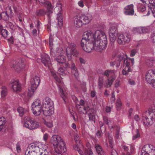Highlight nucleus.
Listing matches in <instances>:
<instances>
[{
	"instance_id": "obj_36",
	"label": "nucleus",
	"mask_w": 155,
	"mask_h": 155,
	"mask_svg": "<svg viewBox=\"0 0 155 155\" xmlns=\"http://www.w3.org/2000/svg\"><path fill=\"white\" fill-rule=\"evenodd\" d=\"M124 58V56L123 55L119 54L118 55V59L117 61L118 63H117V64L116 65L117 67H118L119 66L120 62L123 60Z\"/></svg>"
},
{
	"instance_id": "obj_18",
	"label": "nucleus",
	"mask_w": 155,
	"mask_h": 155,
	"mask_svg": "<svg viewBox=\"0 0 155 155\" xmlns=\"http://www.w3.org/2000/svg\"><path fill=\"white\" fill-rule=\"evenodd\" d=\"M41 61L45 66H48L50 63V58L49 56L46 54H44L41 56Z\"/></svg>"
},
{
	"instance_id": "obj_16",
	"label": "nucleus",
	"mask_w": 155,
	"mask_h": 155,
	"mask_svg": "<svg viewBox=\"0 0 155 155\" xmlns=\"http://www.w3.org/2000/svg\"><path fill=\"white\" fill-rule=\"evenodd\" d=\"M124 9V14L126 15H133L134 14V5L132 4L126 6Z\"/></svg>"
},
{
	"instance_id": "obj_54",
	"label": "nucleus",
	"mask_w": 155,
	"mask_h": 155,
	"mask_svg": "<svg viewBox=\"0 0 155 155\" xmlns=\"http://www.w3.org/2000/svg\"><path fill=\"white\" fill-rule=\"evenodd\" d=\"M113 141L112 139H109V144L110 147L112 148L113 147Z\"/></svg>"
},
{
	"instance_id": "obj_9",
	"label": "nucleus",
	"mask_w": 155,
	"mask_h": 155,
	"mask_svg": "<svg viewBox=\"0 0 155 155\" xmlns=\"http://www.w3.org/2000/svg\"><path fill=\"white\" fill-rule=\"evenodd\" d=\"M54 106H45L42 107L41 109V112H43V114L45 116H50L54 112Z\"/></svg>"
},
{
	"instance_id": "obj_13",
	"label": "nucleus",
	"mask_w": 155,
	"mask_h": 155,
	"mask_svg": "<svg viewBox=\"0 0 155 155\" xmlns=\"http://www.w3.org/2000/svg\"><path fill=\"white\" fill-rule=\"evenodd\" d=\"M66 52L68 59L69 61L71 59L72 54L76 57L78 56V52L76 48L72 50L71 48H66Z\"/></svg>"
},
{
	"instance_id": "obj_42",
	"label": "nucleus",
	"mask_w": 155,
	"mask_h": 155,
	"mask_svg": "<svg viewBox=\"0 0 155 155\" xmlns=\"http://www.w3.org/2000/svg\"><path fill=\"white\" fill-rule=\"evenodd\" d=\"M85 155H93L91 149H86L84 152Z\"/></svg>"
},
{
	"instance_id": "obj_61",
	"label": "nucleus",
	"mask_w": 155,
	"mask_h": 155,
	"mask_svg": "<svg viewBox=\"0 0 155 155\" xmlns=\"http://www.w3.org/2000/svg\"><path fill=\"white\" fill-rule=\"evenodd\" d=\"M12 7L14 9V12L16 13H17L18 12V11L16 6L15 5H13Z\"/></svg>"
},
{
	"instance_id": "obj_17",
	"label": "nucleus",
	"mask_w": 155,
	"mask_h": 155,
	"mask_svg": "<svg viewBox=\"0 0 155 155\" xmlns=\"http://www.w3.org/2000/svg\"><path fill=\"white\" fill-rule=\"evenodd\" d=\"M134 59L127 58L125 59H124V64H125L126 65L125 69L127 70L128 72L131 71V69L130 68V62H131L132 65H133L134 64Z\"/></svg>"
},
{
	"instance_id": "obj_59",
	"label": "nucleus",
	"mask_w": 155,
	"mask_h": 155,
	"mask_svg": "<svg viewBox=\"0 0 155 155\" xmlns=\"http://www.w3.org/2000/svg\"><path fill=\"white\" fill-rule=\"evenodd\" d=\"M142 33H145L148 31V29L144 27H141Z\"/></svg>"
},
{
	"instance_id": "obj_43",
	"label": "nucleus",
	"mask_w": 155,
	"mask_h": 155,
	"mask_svg": "<svg viewBox=\"0 0 155 155\" xmlns=\"http://www.w3.org/2000/svg\"><path fill=\"white\" fill-rule=\"evenodd\" d=\"M136 132L137 134L133 136V140H134L136 139L139 137L140 136V133L139 132V130L138 129H137L136 130Z\"/></svg>"
},
{
	"instance_id": "obj_51",
	"label": "nucleus",
	"mask_w": 155,
	"mask_h": 155,
	"mask_svg": "<svg viewBox=\"0 0 155 155\" xmlns=\"http://www.w3.org/2000/svg\"><path fill=\"white\" fill-rule=\"evenodd\" d=\"M7 94V92L5 90H3L1 92V95L2 97H5Z\"/></svg>"
},
{
	"instance_id": "obj_63",
	"label": "nucleus",
	"mask_w": 155,
	"mask_h": 155,
	"mask_svg": "<svg viewBox=\"0 0 155 155\" xmlns=\"http://www.w3.org/2000/svg\"><path fill=\"white\" fill-rule=\"evenodd\" d=\"M111 109L110 107L107 106L106 107V111L107 113H109L111 111Z\"/></svg>"
},
{
	"instance_id": "obj_23",
	"label": "nucleus",
	"mask_w": 155,
	"mask_h": 155,
	"mask_svg": "<svg viewBox=\"0 0 155 155\" xmlns=\"http://www.w3.org/2000/svg\"><path fill=\"white\" fill-rule=\"evenodd\" d=\"M2 25H0V33L5 38L7 37L8 31L6 29H3Z\"/></svg>"
},
{
	"instance_id": "obj_8",
	"label": "nucleus",
	"mask_w": 155,
	"mask_h": 155,
	"mask_svg": "<svg viewBox=\"0 0 155 155\" xmlns=\"http://www.w3.org/2000/svg\"><path fill=\"white\" fill-rule=\"evenodd\" d=\"M118 37L117 41L120 44H124L125 43H128L130 41V36L128 34H127L125 35L123 34H120Z\"/></svg>"
},
{
	"instance_id": "obj_32",
	"label": "nucleus",
	"mask_w": 155,
	"mask_h": 155,
	"mask_svg": "<svg viewBox=\"0 0 155 155\" xmlns=\"http://www.w3.org/2000/svg\"><path fill=\"white\" fill-rule=\"evenodd\" d=\"M59 92L61 97L62 98L63 100L64 101L65 103V95L64 93L63 89L60 86L59 87Z\"/></svg>"
},
{
	"instance_id": "obj_41",
	"label": "nucleus",
	"mask_w": 155,
	"mask_h": 155,
	"mask_svg": "<svg viewBox=\"0 0 155 155\" xmlns=\"http://www.w3.org/2000/svg\"><path fill=\"white\" fill-rule=\"evenodd\" d=\"M104 81L103 78L99 77L98 80V86L100 88H101L103 86Z\"/></svg>"
},
{
	"instance_id": "obj_48",
	"label": "nucleus",
	"mask_w": 155,
	"mask_h": 155,
	"mask_svg": "<svg viewBox=\"0 0 155 155\" xmlns=\"http://www.w3.org/2000/svg\"><path fill=\"white\" fill-rule=\"evenodd\" d=\"M147 110H149V111L154 112L155 114V106L153 105L150 107Z\"/></svg>"
},
{
	"instance_id": "obj_55",
	"label": "nucleus",
	"mask_w": 155,
	"mask_h": 155,
	"mask_svg": "<svg viewBox=\"0 0 155 155\" xmlns=\"http://www.w3.org/2000/svg\"><path fill=\"white\" fill-rule=\"evenodd\" d=\"M13 39V37L12 36L8 39V41L10 43L13 44L14 42Z\"/></svg>"
},
{
	"instance_id": "obj_19",
	"label": "nucleus",
	"mask_w": 155,
	"mask_h": 155,
	"mask_svg": "<svg viewBox=\"0 0 155 155\" xmlns=\"http://www.w3.org/2000/svg\"><path fill=\"white\" fill-rule=\"evenodd\" d=\"M81 16H76L73 18L74 25L77 27H80L83 24Z\"/></svg>"
},
{
	"instance_id": "obj_49",
	"label": "nucleus",
	"mask_w": 155,
	"mask_h": 155,
	"mask_svg": "<svg viewBox=\"0 0 155 155\" xmlns=\"http://www.w3.org/2000/svg\"><path fill=\"white\" fill-rule=\"evenodd\" d=\"M102 132L101 130H98L97 131V132L96 133V135L98 137L100 138L102 137Z\"/></svg>"
},
{
	"instance_id": "obj_50",
	"label": "nucleus",
	"mask_w": 155,
	"mask_h": 155,
	"mask_svg": "<svg viewBox=\"0 0 155 155\" xmlns=\"http://www.w3.org/2000/svg\"><path fill=\"white\" fill-rule=\"evenodd\" d=\"M136 53V50L135 49H133L131 51L130 56L131 57L134 56Z\"/></svg>"
},
{
	"instance_id": "obj_44",
	"label": "nucleus",
	"mask_w": 155,
	"mask_h": 155,
	"mask_svg": "<svg viewBox=\"0 0 155 155\" xmlns=\"http://www.w3.org/2000/svg\"><path fill=\"white\" fill-rule=\"evenodd\" d=\"M62 64L63 67L65 69H67L70 68V65L68 63H67L64 62Z\"/></svg>"
},
{
	"instance_id": "obj_4",
	"label": "nucleus",
	"mask_w": 155,
	"mask_h": 155,
	"mask_svg": "<svg viewBox=\"0 0 155 155\" xmlns=\"http://www.w3.org/2000/svg\"><path fill=\"white\" fill-rule=\"evenodd\" d=\"M142 120L145 125L147 126L151 125L153 124V121L155 120V114L149 110H146L143 114Z\"/></svg>"
},
{
	"instance_id": "obj_1",
	"label": "nucleus",
	"mask_w": 155,
	"mask_h": 155,
	"mask_svg": "<svg viewBox=\"0 0 155 155\" xmlns=\"http://www.w3.org/2000/svg\"><path fill=\"white\" fill-rule=\"evenodd\" d=\"M93 33L91 31H85L83 35L81 41V47L85 51L89 53L93 49L98 51L96 48V42L93 38Z\"/></svg>"
},
{
	"instance_id": "obj_57",
	"label": "nucleus",
	"mask_w": 155,
	"mask_h": 155,
	"mask_svg": "<svg viewBox=\"0 0 155 155\" xmlns=\"http://www.w3.org/2000/svg\"><path fill=\"white\" fill-rule=\"evenodd\" d=\"M111 153V155H118L117 152L115 150H112Z\"/></svg>"
},
{
	"instance_id": "obj_28",
	"label": "nucleus",
	"mask_w": 155,
	"mask_h": 155,
	"mask_svg": "<svg viewBox=\"0 0 155 155\" xmlns=\"http://www.w3.org/2000/svg\"><path fill=\"white\" fill-rule=\"evenodd\" d=\"M109 34L117 35V28L116 27L112 26L109 30Z\"/></svg>"
},
{
	"instance_id": "obj_27",
	"label": "nucleus",
	"mask_w": 155,
	"mask_h": 155,
	"mask_svg": "<svg viewBox=\"0 0 155 155\" xmlns=\"http://www.w3.org/2000/svg\"><path fill=\"white\" fill-rule=\"evenodd\" d=\"M6 123L5 119L3 117H0V132L2 131L3 127H4Z\"/></svg>"
},
{
	"instance_id": "obj_34",
	"label": "nucleus",
	"mask_w": 155,
	"mask_h": 155,
	"mask_svg": "<svg viewBox=\"0 0 155 155\" xmlns=\"http://www.w3.org/2000/svg\"><path fill=\"white\" fill-rule=\"evenodd\" d=\"M116 106L117 107V110H119L121 109L122 103L120 99H118L117 100V102L116 103Z\"/></svg>"
},
{
	"instance_id": "obj_39",
	"label": "nucleus",
	"mask_w": 155,
	"mask_h": 155,
	"mask_svg": "<svg viewBox=\"0 0 155 155\" xmlns=\"http://www.w3.org/2000/svg\"><path fill=\"white\" fill-rule=\"evenodd\" d=\"M17 110L18 112L19 113L20 116H22L24 114V109L21 107H18Z\"/></svg>"
},
{
	"instance_id": "obj_45",
	"label": "nucleus",
	"mask_w": 155,
	"mask_h": 155,
	"mask_svg": "<svg viewBox=\"0 0 155 155\" xmlns=\"http://www.w3.org/2000/svg\"><path fill=\"white\" fill-rule=\"evenodd\" d=\"M45 124L49 128H51L53 126L52 123L50 122H46L45 121L44 122Z\"/></svg>"
},
{
	"instance_id": "obj_21",
	"label": "nucleus",
	"mask_w": 155,
	"mask_h": 155,
	"mask_svg": "<svg viewBox=\"0 0 155 155\" xmlns=\"http://www.w3.org/2000/svg\"><path fill=\"white\" fill-rule=\"evenodd\" d=\"M80 16H81V19L82 20L83 23L84 25L88 24L91 20V18H88V16L84 15H81Z\"/></svg>"
},
{
	"instance_id": "obj_2",
	"label": "nucleus",
	"mask_w": 155,
	"mask_h": 155,
	"mask_svg": "<svg viewBox=\"0 0 155 155\" xmlns=\"http://www.w3.org/2000/svg\"><path fill=\"white\" fill-rule=\"evenodd\" d=\"M93 38L96 42V49L98 50V52H101L105 49L107 45V40L106 36L104 32H101L98 34L95 32V34H93Z\"/></svg>"
},
{
	"instance_id": "obj_30",
	"label": "nucleus",
	"mask_w": 155,
	"mask_h": 155,
	"mask_svg": "<svg viewBox=\"0 0 155 155\" xmlns=\"http://www.w3.org/2000/svg\"><path fill=\"white\" fill-rule=\"evenodd\" d=\"M96 149L98 155H104V153L101 146L98 145L96 147Z\"/></svg>"
},
{
	"instance_id": "obj_11",
	"label": "nucleus",
	"mask_w": 155,
	"mask_h": 155,
	"mask_svg": "<svg viewBox=\"0 0 155 155\" xmlns=\"http://www.w3.org/2000/svg\"><path fill=\"white\" fill-rule=\"evenodd\" d=\"M61 5V4H59L57 6V8H58V9L60 10L59 12L57 14V19L58 21V24L59 27L62 26L63 23V12L62 11Z\"/></svg>"
},
{
	"instance_id": "obj_37",
	"label": "nucleus",
	"mask_w": 155,
	"mask_h": 155,
	"mask_svg": "<svg viewBox=\"0 0 155 155\" xmlns=\"http://www.w3.org/2000/svg\"><path fill=\"white\" fill-rule=\"evenodd\" d=\"M42 154V152H40V150H38L30 153H27L25 155H41Z\"/></svg>"
},
{
	"instance_id": "obj_60",
	"label": "nucleus",
	"mask_w": 155,
	"mask_h": 155,
	"mask_svg": "<svg viewBox=\"0 0 155 155\" xmlns=\"http://www.w3.org/2000/svg\"><path fill=\"white\" fill-rule=\"evenodd\" d=\"M76 45L74 43H71L70 45V47L69 48H71V49H74L76 48Z\"/></svg>"
},
{
	"instance_id": "obj_24",
	"label": "nucleus",
	"mask_w": 155,
	"mask_h": 155,
	"mask_svg": "<svg viewBox=\"0 0 155 155\" xmlns=\"http://www.w3.org/2000/svg\"><path fill=\"white\" fill-rule=\"evenodd\" d=\"M76 107L78 108V111L80 114H84V112H83V110L86 111V113H87V110H88L89 109V107L88 106L86 107H82L80 106V105L78 104L76 105Z\"/></svg>"
},
{
	"instance_id": "obj_12",
	"label": "nucleus",
	"mask_w": 155,
	"mask_h": 155,
	"mask_svg": "<svg viewBox=\"0 0 155 155\" xmlns=\"http://www.w3.org/2000/svg\"><path fill=\"white\" fill-rule=\"evenodd\" d=\"M24 126L30 130H32L38 128L39 124L36 121L30 120L25 121L24 123Z\"/></svg>"
},
{
	"instance_id": "obj_46",
	"label": "nucleus",
	"mask_w": 155,
	"mask_h": 155,
	"mask_svg": "<svg viewBox=\"0 0 155 155\" xmlns=\"http://www.w3.org/2000/svg\"><path fill=\"white\" fill-rule=\"evenodd\" d=\"M53 38L52 35L50 33L49 39V44L50 46L53 45Z\"/></svg>"
},
{
	"instance_id": "obj_53",
	"label": "nucleus",
	"mask_w": 155,
	"mask_h": 155,
	"mask_svg": "<svg viewBox=\"0 0 155 155\" xmlns=\"http://www.w3.org/2000/svg\"><path fill=\"white\" fill-rule=\"evenodd\" d=\"M58 71L60 73V74H63L64 73V70L62 67H61L59 69Z\"/></svg>"
},
{
	"instance_id": "obj_22",
	"label": "nucleus",
	"mask_w": 155,
	"mask_h": 155,
	"mask_svg": "<svg viewBox=\"0 0 155 155\" xmlns=\"http://www.w3.org/2000/svg\"><path fill=\"white\" fill-rule=\"evenodd\" d=\"M66 57L63 55H60L57 56L55 58V60L58 62L62 64L64 62H65Z\"/></svg>"
},
{
	"instance_id": "obj_15",
	"label": "nucleus",
	"mask_w": 155,
	"mask_h": 155,
	"mask_svg": "<svg viewBox=\"0 0 155 155\" xmlns=\"http://www.w3.org/2000/svg\"><path fill=\"white\" fill-rule=\"evenodd\" d=\"M38 150H39V148L38 144L32 143L29 144L28 147L25 154H26Z\"/></svg>"
},
{
	"instance_id": "obj_40",
	"label": "nucleus",
	"mask_w": 155,
	"mask_h": 155,
	"mask_svg": "<svg viewBox=\"0 0 155 155\" xmlns=\"http://www.w3.org/2000/svg\"><path fill=\"white\" fill-rule=\"evenodd\" d=\"M137 10L139 12H143L146 10V7L143 5H140L138 7Z\"/></svg>"
},
{
	"instance_id": "obj_3",
	"label": "nucleus",
	"mask_w": 155,
	"mask_h": 155,
	"mask_svg": "<svg viewBox=\"0 0 155 155\" xmlns=\"http://www.w3.org/2000/svg\"><path fill=\"white\" fill-rule=\"evenodd\" d=\"M51 142L55 147H56L58 153L54 155H62L61 153H64L66 151L65 143L61 137L58 135H53L51 139Z\"/></svg>"
},
{
	"instance_id": "obj_20",
	"label": "nucleus",
	"mask_w": 155,
	"mask_h": 155,
	"mask_svg": "<svg viewBox=\"0 0 155 155\" xmlns=\"http://www.w3.org/2000/svg\"><path fill=\"white\" fill-rule=\"evenodd\" d=\"M88 111H89V113L88 114L89 116V120H92L95 122V110L93 108H89Z\"/></svg>"
},
{
	"instance_id": "obj_47",
	"label": "nucleus",
	"mask_w": 155,
	"mask_h": 155,
	"mask_svg": "<svg viewBox=\"0 0 155 155\" xmlns=\"http://www.w3.org/2000/svg\"><path fill=\"white\" fill-rule=\"evenodd\" d=\"M72 72L74 74V75L76 78L78 79V78L79 76V74L78 72L77 71V70H73L72 71Z\"/></svg>"
},
{
	"instance_id": "obj_64",
	"label": "nucleus",
	"mask_w": 155,
	"mask_h": 155,
	"mask_svg": "<svg viewBox=\"0 0 155 155\" xmlns=\"http://www.w3.org/2000/svg\"><path fill=\"white\" fill-rule=\"evenodd\" d=\"M79 61L81 63L84 64L85 63V60L82 58H79Z\"/></svg>"
},
{
	"instance_id": "obj_62",
	"label": "nucleus",
	"mask_w": 155,
	"mask_h": 155,
	"mask_svg": "<svg viewBox=\"0 0 155 155\" xmlns=\"http://www.w3.org/2000/svg\"><path fill=\"white\" fill-rule=\"evenodd\" d=\"M128 72H129L127 71V70L125 69V68H124V69L122 71L123 74L124 75H127L128 74Z\"/></svg>"
},
{
	"instance_id": "obj_35",
	"label": "nucleus",
	"mask_w": 155,
	"mask_h": 155,
	"mask_svg": "<svg viewBox=\"0 0 155 155\" xmlns=\"http://www.w3.org/2000/svg\"><path fill=\"white\" fill-rule=\"evenodd\" d=\"M8 8L7 11V13L8 14L10 18H11L13 16L14 14L11 6H8Z\"/></svg>"
},
{
	"instance_id": "obj_14",
	"label": "nucleus",
	"mask_w": 155,
	"mask_h": 155,
	"mask_svg": "<svg viewBox=\"0 0 155 155\" xmlns=\"http://www.w3.org/2000/svg\"><path fill=\"white\" fill-rule=\"evenodd\" d=\"M9 85L14 92H18L21 90V86L19 83L18 81L12 80L9 84Z\"/></svg>"
},
{
	"instance_id": "obj_7",
	"label": "nucleus",
	"mask_w": 155,
	"mask_h": 155,
	"mask_svg": "<svg viewBox=\"0 0 155 155\" xmlns=\"http://www.w3.org/2000/svg\"><path fill=\"white\" fill-rule=\"evenodd\" d=\"M146 81L149 84L153 85L155 81L154 78L155 77V71L153 70H149L146 75Z\"/></svg>"
},
{
	"instance_id": "obj_31",
	"label": "nucleus",
	"mask_w": 155,
	"mask_h": 155,
	"mask_svg": "<svg viewBox=\"0 0 155 155\" xmlns=\"http://www.w3.org/2000/svg\"><path fill=\"white\" fill-rule=\"evenodd\" d=\"M2 19L5 21H7L8 20L9 18L10 17L8 15V14L7 13V11H3L2 14Z\"/></svg>"
},
{
	"instance_id": "obj_38",
	"label": "nucleus",
	"mask_w": 155,
	"mask_h": 155,
	"mask_svg": "<svg viewBox=\"0 0 155 155\" xmlns=\"http://www.w3.org/2000/svg\"><path fill=\"white\" fill-rule=\"evenodd\" d=\"M142 30L141 27L135 28L133 29V31L134 33H137L140 34L142 33Z\"/></svg>"
},
{
	"instance_id": "obj_33",
	"label": "nucleus",
	"mask_w": 155,
	"mask_h": 155,
	"mask_svg": "<svg viewBox=\"0 0 155 155\" xmlns=\"http://www.w3.org/2000/svg\"><path fill=\"white\" fill-rule=\"evenodd\" d=\"M110 38V40L111 41V46H113L114 42L115 41L116 39V35L109 34Z\"/></svg>"
},
{
	"instance_id": "obj_10",
	"label": "nucleus",
	"mask_w": 155,
	"mask_h": 155,
	"mask_svg": "<svg viewBox=\"0 0 155 155\" xmlns=\"http://www.w3.org/2000/svg\"><path fill=\"white\" fill-rule=\"evenodd\" d=\"M25 66L24 61L21 59L16 61L15 63H13V68L18 72L20 71L21 69L24 68Z\"/></svg>"
},
{
	"instance_id": "obj_25",
	"label": "nucleus",
	"mask_w": 155,
	"mask_h": 155,
	"mask_svg": "<svg viewBox=\"0 0 155 155\" xmlns=\"http://www.w3.org/2000/svg\"><path fill=\"white\" fill-rule=\"evenodd\" d=\"M46 13V11L43 9L37 10L36 12V15L38 16H44Z\"/></svg>"
},
{
	"instance_id": "obj_58",
	"label": "nucleus",
	"mask_w": 155,
	"mask_h": 155,
	"mask_svg": "<svg viewBox=\"0 0 155 155\" xmlns=\"http://www.w3.org/2000/svg\"><path fill=\"white\" fill-rule=\"evenodd\" d=\"M71 68L72 70V71L73 70H77V68L75 67V64L74 63H73L71 65Z\"/></svg>"
},
{
	"instance_id": "obj_29",
	"label": "nucleus",
	"mask_w": 155,
	"mask_h": 155,
	"mask_svg": "<svg viewBox=\"0 0 155 155\" xmlns=\"http://www.w3.org/2000/svg\"><path fill=\"white\" fill-rule=\"evenodd\" d=\"M146 63L147 66L151 68L153 66L154 60L153 58L147 59L146 61Z\"/></svg>"
},
{
	"instance_id": "obj_26",
	"label": "nucleus",
	"mask_w": 155,
	"mask_h": 155,
	"mask_svg": "<svg viewBox=\"0 0 155 155\" xmlns=\"http://www.w3.org/2000/svg\"><path fill=\"white\" fill-rule=\"evenodd\" d=\"M45 106H54V103L53 101L48 97H46L45 98Z\"/></svg>"
},
{
	"instance_id": "obj_52",
	"label": "nucleus",
	"mask_w": 155,
	"mask_h": 155,
	"mask_svg": "<svg viewBox=\"0 0 155 155\" xmlns=\"http://www.w3.org/2000/svg\"><path fill=\"white\" fill-rule=\"evenodd\" d=\"M8 25L10 28L12 30H15V26L11 22H9Z\"/></svg>"
},
{
	"instance_id": "obj_5",
	"label": "nucleus",
	"mask_w": 155,
	"mask_h": 155,
	"mask_svg": "<svg viewBox=\"0 0 155 155\" xmlns=\"http://www.w3.org/2000/svg\"><path fill=\"white\" fill-rule=\"evenodd\" d=\"M40 82V78L37 76H35L31 79V86L28 89V95L29 96L31 97L33 94Z\"/></svg>"
},
{
	"instance_id": "obj_56",
	"label": "nucleus",
	"mask_w": 155,
	"mask_h": 155,
	"mask_svg": "<svg viewBox=\"0 0 155 155\" xmlns=\"http://www.w3.org/2000/svg\"><path fill=\"white\" fill-rule=\"evenodd\" d=\"M140 155H149V154L145 150L142 149Z\"/></svg>"
},
{
	"instance_id": "obj_6",
	"label": "nucleus",
	"mask_w": 155,
	"mask_h": 155,
	"mask_svg": "<svg viewBox=\"0 0 155 155\" xmlns=\"http://www.w3.org/2000/svg\"><path fill=\"white\" fill-rule=\"evenodd\" d=\"M31 107L33 113L35 115L38 116L41 114L42 106L40 100H36L32 104Z\"/></svg>"
}]
</instances>
